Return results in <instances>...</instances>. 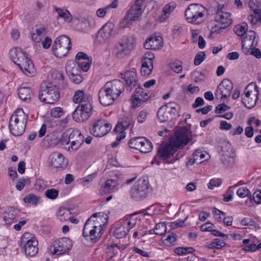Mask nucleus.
<instances>
[{
  "instance_id": "nucleus-61",
  "label": "nucleus",
  "mask_w": 261,
  "mask_h": 261,
  "mask_svg": "<svg viewBox=\"0 0 261 261\" xmlns=\"http://www.w3.org/2000/svg\"><path fill=\"white\" fill-rule=\"evenodd\" d=\"M84 142L83 140H76V141H70V146L69 147L68 149L70 150V148H71L72 150H76L78 149L82 144H83Z\"/></svg>"
},
{
  "instance_id": "nucleus-17",
  "label": "nucleus",
  "mask_w": 261,
  "mask_h": 261,
  "mask_svg": "<svg viewBox=\"0 0 261 261\" xmlns=\"http://www.w3.org/2000/svg\"><path fill=\"white\" fill-rule=\"evenodd\" d=\"M49 159L51 166L55 168L63 170L67 166V162L61 153L54 152L50 155Z\"/></svg>"
},
{
  "instance_id": "nucleus-35",
  "label": "nucleus",
  "mask_w": 261,
  "mask_h": 261,
  "mask_svg": "<svg viewBox=\"0 0 261 261\" xmlns=\"http://www.w3.org/2000/svg\"><path fill=\"white\" fill-rule=\"evenodd\" d=\"M143 141H145V137H135L129 140L128 145L131 148L139 150L141 148V144L143 142Z\"/></svg>"
},
{
  "instance_id": "nucleus-21",
  "label": "nucleus",
  "mask_w": 261,
  "mask_h": 261,
  "mask_svg": "<svg viewBox=\"0 0 261 261\" xmlns=\"http://www.w3.org/2000/svg\"><path fill=\"white\" fill-rule=\"evenodd\" d=\"M38 241L34 240L30 244L21 246L24 249L26 255L30 256H35L38 252V248L37 247Z\"/></svg>"
},
{
  "instance_id": "nucleus-36",
  "label": "nucleus",
  "mask_w": 261,
  "mask_h": 261,
  "mask_svg": "<svg viewBox=\"0 0 261 261\" xmlns=\"http://www.w3.org/2000/svg\"><path fill=\"white\" fill-rule=\"evenodd\" d=\"M142 66L141 72L143 76H146L149 75L153 69V63L150 62L141 61Z\"/></svg>"
},
{
  "instance_id": "nucleus-5",
  "label": "nucleus",
  "mask_w": 261,
  "mask_h": 261,
  "mask_svg": "<svg viewBox=\"0 0 261 261\" xmlns=\"http://www.w3.org/2000/svg\"><path fill=\"white\" fill-rule=\"evenodd\" d=\"M180 106L176 102H170L160 107L157 112V117L160 122L171 121L178 117Z\"/></svg>"
},
{
  "instance_id": "nucleus-58",
  "label": "nucleus",
  "mask_w": 261,
  "mask_h": 261,
  "mask_svg": "<svg viewBox=\"0 0 261 261\" xmlns=\"http://www.w3.org/2000/svg\"><path fill=\"white\" fill-rule=\"evenodd\" d=\"M205 54L203 51H200L198 53L194 59V64L196 66L200 65L205 59Z\"/></svg>"
},
{
  "instance_id": "nucleus-1",
  "label": "nucleus",
  "mask_w": 261,
  "mask_h": 261,
  "mask_svg": "<svg viewBox=\"0 0 261 261\" xmlns=\"http://www.w3.org/2000/svg\"><path fill=\"white\" fill-rule=\"evenodd\" d=\"M175 134V138L171 139L169 143L161 144L158 150V156L166 163H173L177 160L174 153L191 140V132L186 127L179 129Z\"/></svg>"
},
{
  "instance_id": "nucleus-60",
  "label": "nucleus",
  "mask_w": 261,
  "mask_h": 261,
  "mask_svg": "<svg viewBox=\"0 0 261 261\" xmlns=\"http://www.w3.org/2000/svg\"><path fill=\"white\" fill-rule=\"evenodd\" d=\"M64 114V112L62 108L56 107L50 111V114L52 117L59 118L62 116Z\"/></svg>"
},
{
  "instance_id": "nucleus-55",
  "label": "nucleus",
  "mask_w": 261,
  "mask_h": 261,
  "mask_svg": "<svg viewBox=\"0 0 261 261\" xmlns=\"http://www.w3.org/2000/svg\"><path fill=\"white\" fill-rule=\"evenodd\" d=\"M57 73V77L59 81H60L59 83V86L60 88L61 89H65L67 87V83L66 81L64 80V76L63 74V73L61 72H56Z\"/></svg>"
},
{
  "instance_id": "nucleus-40",
  "label": "nucleus",
  "mask_w": 261,
  "mask_h": 261,
  "mask_svg": "<svg viewBox=\"0 0 261 261\" xmlns=\"http://www.w3.org/2000/svg\"><path fill=\"white\" fill-rule=\"evenodd\" d=\"M55 9L58 13V17L63 18L67 21H70L71 20V15L68 10L60 8H55Z\"/></svg>"
},
{
  "instance_id": "nucleus-41",
  "label": "nucleus",
  "mask_w": 261,
  "mask_h": 261,
  "mask_svg": "<svg viewBox=\"0 0 261 261\" xmlns=\"http://www.w3.org/2000/svg\"><path fill=\"white\" fill-rule=\"evenodd\" d=\"M141 148H139V150L142 153H148L150 152L152 148L153 145L151 142L147 139L145 138V141L141 144Z\"/></svg>"
},
{
  "instance_id": "nucleus-4",
  "label": "nucleus",
  "mask_w": 261,
  "mask_h": 261,
  "mask_svg": "<svg viewBox=\"0 0 261 261\" xmlns=\"http://www.w3.org/2000/svg\"><path fill=\"white\" fill-rule=\"evenodd\" d=\"M206 11L204 7L198 4H191L185 11V16L189 22L199 24L205 19Z\"/></svg>"
},
{
  "instance_id": "nucleus-38",
  "label": "nucleus",
  "mask_w": 261,
  "mask_h": 261,
  "mask_svg": "<svg viewBox=\"0 0 261 261\" xmlns=\"http://www.w3.org/2000/svg\"><path fill=\"white\" fill-rule=\"evenodd\" d=\"M91 98V97L88 94H85L83 90L76 91L73 97V101L76 103H81L82 100H85V98Z\"/></svg>"
},
{
  "instance_id": "nucleus-26",
  "label": "nucleus",
  "mask_w": 261,
  "mask_h": 261,
  "mask_svg": "<svg viewBox=\"0 0 261 261\" xmlns=\"http://www.w3.org/2000/svg\"><path fill=\"white\" fill-rule=\"evenodd\" d=\"M66 71L69 76L80 73V66L74 61H69L66 65Z\"/></svg>"
},
{
  "instance_id": "nucleus-57",
  "label": "nucleus",
  "mask_w": 261,
  "mask_h": 261,
  "mask_svg": "<svg viewBox=\"0 0 261 261\" xmlns=\"http://www.w3.org/2000/svg\"><path fill=\"white\" fill-rule=\"evenodd\" d=\"M251 194L250 191L246 187H241L238 189L237 194L240 198H245L249 196Z\"/></svg>"
},
{
  "instance_id": "nucleus-34",
  "label": "nucleus",
  "mask_w": 261,
  "mask_h": 261,
  "mask_svg": "<svg viewBox=\"0 0 261 261\" xmlns=\"http://www.w3.org/2000/svg\"><path fill=\"white\" fill-rule=\"evenodd\" d=\"M128 229L122 223L117 227L114 231V236L117 239H121L126 237L128 233Z\"/></svg>"
},
{
  "instance_id": "nucleus-56",
  "label": "nucleus",
  "mask_w": 261,
  "mask_h": 261,
  "mask_svg": "<svg viewBox=\"0 0 261 261\" xmlns=\"http://www.w3.org/2000/svg\"><path fill=\"white\" fill-rule=\"evenodd\" d=\"M257 88V86L256 85L253 84V83L249 84L248 85V86L246 87L245 90V95L246 96L245 99H249L251 93L253 92L252 90L250 91L249 89H254V91L253 92L254 93L256 92V93L257 91H256V89Z\"/></svg>"
},
{
  "instance_id": "nucleus-33",
  "label": "nucleus",
  "mask_w": 261,
  "mask_h": 261,
  "mask_svg": "<svg viewBox=\"0 0 261 261\" xmlns=\"http://www.w3.org/2000/svg\"><path fill=\"white\" fill-rule=\"evenodd\" d=\"M249 22L253 24L257 23L261 20V10L260 9H253V13L248 16Z\"/></svg>"
},
{
  "instance_id": "nucleus-30",
  "label": "nucleus",
  "mask_w": 261,
  "mask_h": 261,
  "mask_svg": "<svg viewBox=\"0 0 261 261\" xmlns=\"http://www.w3.org/2000/svg\"><path fill=\"white\" fill-rule=\"evenodd\" d=\"M74 134L77 135L76 133L70 132V129L66 130L61 135V137L59 139V145H63L68 144L70 142V139H72Z\"/></svg>"
},
{
  "instance_id": "nucleus-14",
  "label": "nucleus",
  "mask_w": 261,
  "mask_h": 261,
  "mask_svg": "<svg viewBox=\"0 0 261 261\" xmlns=\"http://www.w3.org/2000/svg\"><path fill=\"white\" fill-rule=\"evenodd\" d=\"M103 87L110 91L115 98H118L124 90L123 83L119 80H114L106 83Z\"/></svg>"
},
{
  "instance_id": "nucleus-28",
  "label": "nucleus",
  "mask_w": 261,
  "mask_h": 261,
  "mask_svg": "<svg viewBox=\"0 0 261 261\" xmlns=\"http://www.w3.org/2000/svg\"><path fill=\"white\" fill-rule=\"evenodd\" d=\"M31 89L29 87H20L18 89V95L20 99L23 101L30 100L32 93Z\"/></svg>"
},
{
  "instance_id": "nucleus-48",
  "label": "nucleus",
  "mask_w": 261,
  "mask_h": 261,
  "mask_svg": "<svg viewBox=\"0 0 261 261\" xmlns=\"http://www.w3.org/2000/svg\"><path fill=\"white\" fill-rule=\"evenodd\" d=\"M225 245V243L219 239H215L210 244L208 248L210 249H220Z\"/></svg>"
},
{
  "instance_id": "nucleus-27",
  "label": "nucleus",
  "mask_w": 261,
  "mask_h": 261,
  "mask_svg": "<svg viewBox=\"0 0 261 261\" xmlns=\"http://www.w3.org/2000/svg\"><path fill=\"white\" fill-rule=\"evenodd\" d=\"M72 118L76 122H83L87 120L89 117L87 116V114L84 113L77 107L72 113Z\"/></svg>"
},
{
  "instance_id": "nucleus-7",
  "label": "nucleus",
  "mask_w": 261,
  "mask_h": 261,
  "mask_svg": "<svg viewBox=\"0 0 261 261\" xmlns=\"http://www.w3.org/2000/svg\"><path fill=\"white\" fill-rule=\"evenodd\" d=\"M71 48L70 38L65 35H61L56 39L52 46L54 55L60 58L66 56Z\"/></svg>"
},
{
  "instance_id": "nucleus-62",
  "label": "nucleus",
  "mask_w": 261,
  "mask_h": 261,
  "mask_svg": "<svg viewBox=\"0 0 261 261\" xmlns=\"http://www.w3.org/2000/svg\"><path fill=\"white\" fill-rule=\"evenodd\" d=\"M132 121L131 118L125 116L122 118L121 121H119V122L122 125V127H123V129L125 130L129 127Z\"/></svg>"
},
{
  "instance_id": "nucleus-52",
  "label": "nucleus",
  "mask_w": 261,
  "mask_h": 261,
  "mask_svg": "<svg viewBox=\"0 0 261 261\" xmlns=\"http://www.w3.org/2000/svg\"><path fill=\"white\" fill-rule=\"evenodd\" d=\"M59 195V190L55 189H50L45 192V196L48 199H55Z\"/></svg>"
},
{
  "instance_id": "nucleus-31",
  "label": "nucleus",
  "mask_w": 261,
  "mask_h": 261,
  "mask_svg": "<svg viewBox=\"0 0 261 261\" xmlns=\"http://www.w3.org/2000/svg\"><path fill=\"white\" fill-rule=\"evenodd\" d=\"M118 0H114L110 4L106 7L98 9L96 11V15L99 17H103L108 9L110 8H116L118 6Z\"/></svg>"
},
{
  "instance_id": "nucleus-16",
  "label": "nucleus",
  "mask_w": 261,
  "mask_h": 261,
  "mask_svg": "<svg viewBox=\"0 0 261 261\" xmlns=\"http://www.w3.org/2000/svg\"><path fill=\"white\" fill-rule=\"evenodd\" d=\"M233 89L232 82L229 79H224L217 87L216 95L219 94L221 95V99L226 98L231 95Z\"/></svg>"
},
{
  "instance_id": "nucleus-23",
  "label": "nucleus",
  "mask_w": 261,
  "mask_h": 261,
  "mask_svg": "<svg viewBox=\"0 0 261 261\" xmlns=\"http://www.w3.org/2000/svg\"><path fill=\"white\" fill-rule=\"evenodd\" d=\"M45 35V29L44 27L33 28L31 32V37L33 41L40 42Z\"/></svg>"
},
{
  "instance_id": "nucleus-43",
  "label": "nucleus",
  "mask_w": 261,
  "mask_h": 261,
  "mask_svg": "<svg viewBox=\"0 0 261 261\" xmlns=\"http://www.w3.org/2000/svg\"><path fill=\"white\" fill-rule=\"evenodd\" d=\"M14 113L19 119V123L26 125L28 115L24 113L23 110L22 109H18Z\"/></svg>"
},
{
  "instance_id": "nucleus-2",
  "label": "nucleus",
  "mask_w": 261,
  "mask_h": 261,
  "mask_svg": "<svg viewBox=\"0 0 261 261\" xmlns=\"http://www.w3.org/2000/svg\"><path fill=\"white\" fill-rule=\"evenodd\" d=\"M102 218L107 223L109 217L107 214L102 212L93 214L86 221L83 230V236L86 240L94 243L99 240L102 234V227L101 224H99V221Z\"/></svg>"
},
{
  "instance_id": "nucleus-53",
  "label": "nucleus",
  "mask_w": 261,
  "mask_h": 261,
  "mask_svg": "<svg viewBox=\"0 0 261 261\" xmlns=\"http://www.w3.org/2000/svg\"><path fill=\"white\" fill-rule=\"evenodd\" d=\"M255 39L253 37H250V35L247 34L242 40V43H247V45H249V47L255 46L257 45V42L255 41Z\"/></svg>"
},
{
  "instance_id": "nucleus-46",
  "label": "nucleus",
  "mask_w": 261,
  "mask_h": 261,
  "mask_svg": "<svg viewBox=\"0 0 261 261\" xmlns=\"http://www.w3.org/2000/svg\"><path fill=\"white\" fill-rule=\"evenodd\" d=\"M195 249L193 247H177L175 249L174 252L176 254L182 255L188 253H191L195 251Z\"/></svg>"
},
{
  "instance_id": "nucleus-10",
  "label": "nucleus",
  "mask_w": 261,
  "mask_h": 261,
  "mask_svg": "<svg viewBox=\"0 0 261 261\" xmlns=\"http://www.w3.org/2000/svg\"><path fill=\"white\" fill-rule=\"evenodd\" d=\"M112 125L103 119H99L93 122L90 129L91 134L95 137H101L107 134L111 129Z\"/></svg>"
},
{
  "instance_id": "nucleus-44",
  "label": "nucleus",
  "mask_w": 261,
  "mask_h": 261,
  "mask_svg": "<svg viewBox=\"0 0 261 261\" xmlns=\"http://www.w3.org/2000/svg\"><path fill=\"white\" fill-rule=\"evenodd\" d=\"M34 240H36L34 236L31 233H24L21 238L20 245L23 246L30 244Z\"/></svg>"
},
{
  "instance_id": "nucleus-15",
  "label": "nucleus",
  "mask_w": 261,
  "mask_h": 261,
  "mask_svg": "<svg viewBox=\"0 0 261 261\" xmlns=\"http://www.w3.org/2000/svg\"><path fill=\"white\" fill-rule=\"evenodd\" d=\"M127 90L131 91L138 85V78L136 70L133 68L124 73L123 77Z\"/></svg>"
},
{
  "instance_id": "nucleus-6",
  "label": "nucleus",
  "mask_w": 261,
  "mask_h": 261,
  "mask_svg": "<svg viewBox=\"0 0 261 261\" xmlns=\"http://www.w3.org/2000/svg\"><path fill=\"white\" fill-rule=\"evenodd\" d=\"M38 98L46 103L54 104L59 99L60 93L56 85L48 83L44 87L41 86Z\"/></svg>"
},
{
  "instance_id": "nucleus-19",
  "label": "nucleus",
  "mask_w": 261,
  "mask_h": 261,
  "mask_svg": "<svg viewBox=\"0 0 261 261\" xmlns=\"http://www.w3.org/2000/svg\"><path fill=\"white\" fill-rule=\"evenodd\" d=\"M114 28L115 25L113 23L108 22L98 31L97 35V38H99L100 41H105L109 39Z\"/></svg>"
},
{
  "instance_id": "nucleus-32",
  "label": "nucleus",
  "mask_w": 261,
  "mask_h": 261,
  "mask_svg": "<svg viewBox=\"0 0 261 261\" xmlns=\"http://www.w3.org/2000/svg\"><path fill=\"white\" fill-rule=\"evenodd\" d=\"M25 125L20 124H14L12 126H9V129L12 134L15 136H19L24 132Z\"/></svg>"
},
{
  "instance_id": "nucleus-11",
  "label": "nucleus",
  "mask_w": 261,
  "mask_h": 261,
  "mask_svg": "<svg viewBox=\"0 0 261 261\" xmlns=\"http://www.w3.org/2000/svg\"><path fill=\"white\" fill-rule=\"evenodd\" d=\"M150 96L151 94L147 90L138 86L131 97L133 107L134 108L140 107L142 103L146 101Z\"/></svg>"
},
{
  "instance_id": "nucleus-25",
  "label": "nucleus",
  "mask_w": 261,
  "mask_h": 261,
  "mask_svg": "<svg viewBox=\"0 0 261 261\" xmlns=\"http://www.w3.org/2000/svg\"><path fill=\"white\" fill-rule=\"evenodd\" d=\"M91 98H85V100H82L81 103L77 106L84 113L87 114V116L90 117L92 115V106L90 102Z\"/></svg>"
},
{
  "instance_id": "nucleus-42",
  "label": "nucleus",
  "mask_w": 261,
  "mask_h": 261,
  "mask_svg": "<svg viewBox=\"0 0 261 261\" xmlns=\"http://www.w3.org/2000/svg\"><path fill=\"white\" fill-rule=\"evenodd\" d=\"M58 134L57 132H53L49 135H47L45 137L46 141L51 146H54L57 144H59V139L58 138L57 135Z\"/></svg>"
},
{
  "instance_id": "nucleus-12",
  "label": "nucleus",
  "mask_w": 261,
  "mask_h": 261,
  "mask_svg": "<svg viewBox=\"0 0 261 261\" xmlns=\"http://www.w3.org/2000/svg\"><path fill=\"white\" fill-rule=\"evenodd\" d=\"M224 7V4H218L217 10L216 13L215 20L220 23V29H225L229 27L232 23V19L230 18V13L224 12L222 9Z\"/></svg>"
},
{
  "instance_id": "nucleus-18",
  "label": "nucleus",
  "mask_w": 261,
  "mask_h": 261,
  "mask_svg": "<svg viewBox=\"0 0 261 261\" xmlns=\"http://www.w3.org/2000/svg\"><path fill=\"white\" fill-rule=\"evenodd\" d=\"M98 98L100 103L105 107L112 105L114 100L117 99L103 87L100 89L98 92Z\"/></svg>"
},
{
  "instance_id": "nucleus-54",
  "label": "nucleus",
  "mask_w": 261,
  "mask_h": 261,
  "mask_svg": "<svg viewBox=\"0 0 261 261\" xmlns=\"http://www.w3.org/2000/svg\"><path fill=\"white\" fill-rule=\"evenodd\" d=\"M117 185V180L110 179L106 181L104 188L106 191H111L113 190Z\"/></svg>"
},
{
  "instance_id": "nucleus-20",
  "label": "nucleus",
  "mask_w": 261,
  "mask_h": 261,
  "mask_svg": "<svg viewBox=\"0 0 261 261\" xmlns=\"http://www.w3.org/2000/svg\"><path fill=\"white\" fill-rule=\"evenodd\" d=\"M163 44L162 37L160 36H151L146 40L144 46L147 49L156 50L162 47Z\"/></svg>"
},
{
  "instance_id": "nucleus-24",
  "label": "nucleus",
  "mask_w": 261,
  "mask_h": 261,
  "mask_svg": "<svg viewBox=\"0 0 261 261\" xmlns=\"http://www.w3.org/2000/svg\"><path fill=\"white\" fill-rule=\"evenodd\" d=\"M17 211L13 207H10L3 213V220L6 224H11L14 222Z\"/></svg>"
},
{
  "instance_id": "nucleus-51",
  "label": "nucleus",
  "mask_w": 261,
  "mask_h": 261,
  "mask_svg": "<svg viewBox=\"0 0 261 261\" xmlns=\"http://www.w3.org/2000/svg\"><path fill=\"white\" fill-rule=\"evenodd\" d=\"M254 95L256 96V98L255 99H253L252 98L251 100H249V99H245L242 98V102L244 104L245 106L249 109H251L254 107L256 104V101L257 100V94L254 93Z\"/></svg>"
},
{
  "instance_id": "nucleus-49",
  "label": "nucleus",
  "mask_w": 261,
  "mask_h": 261,
  "mask_svg": "<svg viewBox=\"0 0 261 261\" xmlns=\"http://www.w3.org/2000/svg\"><path fill=\"white\" fill-rule=\"evenodd\" d=\"M40 199V198L34 194H30L23 198L25 203H32L33 205H36Z\"/></svg>"
},
{
  "instance_id": "nucleus-22",
  "label": "nucleus",
  "mask_w": 261,
  "mask_h": 261,
  "mask_svg": "<svg viewBox=\"0 0 261 261\" xmlns=\"http://www.w3.org/2000/svg\"><path fill=\"white\" fill-rule=\"evenodd\" d=\"M231 151H232V149H231ZM221 161L226 168H228L231 167L234 163V158L233 156V153L231 152V151L222 153Z\"/></svg>"
},
{
  "instance_id": "nucleus-50",
  "label": "nucleus",
  "mask_w": 261,
  "mask_h": 261,
  "mask_svg": "<svg viewBox=\"0 0 261 261\" xmlns=\"http://www.w3.org/2000/svg\"><path fill=\"white\" fill-rule=\"evenodd\" d=\"M124 44L131 50H133L136 44V40L135 36L131 35L128 36Z\"/></svg>"
},
{
  "instance_id": "nucleus-29",
  "label": "nucleus",
  "mask_w": 261,
  "mask_h": 261,
  "mask_svg": "<svg viewBox=\"0 0 261 261\" xmlns=\"http://www.w3.org/2000/svg\"><path fill=\"white\" fill-rule=\"evenodd\" d=\"M175 4L174 3H169L164 6L163 9V13L160 16L161 21H165L169 17V14L172 12L175 8Z\"/></svg>"
},
{
  "instance_id": "nucleus-63",
  "label": "nucleus",
  "mask_w": 261,
  "mask_h": 261,
  "mask_svg": "<svg viewBox=\"0 0 261 261\" xmlns=\"http://www.w3.org/2000/svg\"><path fill=\"white\" fill-rule=\"evenodd\" d=\"M229 109L230 107L224 103L219 104L216 108L215 113L216 114H221Z\"/></svg>"
},
{
  "instance_id": "nucleus-9",
  "label": "nucleus",
  "mask_w": 261,
  "mask_h": 261,
  "mask_svg": "<svg viewBox=\"0 0 261 261\" xmlns=\"http://www.w3.org/2000/svg\"><path fill=\"white\" fill-rule=\"evenodd\" d=\"M71 240L68 238H60L55 241L51 245L53 248L52 253L54 254L60 255L68 252L72 248Z\"/></svg>"
},
{
  "instance_id": "nucleus-47",
  "label": "nucleus",
  "mask_w": 261,
  "mask_h": 261,
  "mask_svg": "<svg viewBox=\"0 0 261 261\" xmlns=\"http://www.w3.org/2000/svg\"><path fill=\"white\" fill-rule=\"evenodd\" d=\"M166 230V226L164 223H159L157 224L154 228V234L161 236L163 234Z\"/></svg>"
},
{
  "instance_id": "nucleus-3",
  "label": "nucleus",
  "mask_w": 261,
  "mask_h": 261,
  "mask_svg": "<svg viewBox=\"0 0 261 261\" xmlns=\"http://www.w3.org/2000/svg\"><path fill=\"white\" fill-rule=\"evenodd\" d=\"M9 55L11 59L25 75L30 76L35 75L36 70L32 60L20 48H12L9 51Z\"/></svg>"
},
{
  "instance_id": "nucleus-39",
  "label": "nucleus",
  "mask_w": 261,
  "mask_h": 261,
  "mask_svg": "<svg viewBox=\"0 0 261 261\" xmlns=\"http://www.w3.org/2000/svg\"><path fill=\"white\" fill-rule=\"evenodd\" d=\"M70 210L66 207H61L57 213V216L61 221H65L68 219L70 215Z\"/></svg>"
},
{
  "instance_id": "nucleus-13",
  "label": "nucleus",
  "mask_w": 261,
  "mask_h": 261,
  "mask_svg": "<svg viewBox=\"0 0 261 261\" xmlns=\"http://www.w3.org/2000/svg\"><path fill=\"white\" fill-rule=\"evenodd\" d=\"M141 7L142 5L139 6L135 3V6L131 7L124 18V27H128L132 24V21L138 19L141 16L142 13Z\"/></svg>"
},
{
  "instance_id": "nucleus-45",
  "label": "nucleus",
  "mask_w": 261,
  "mask_h": 261,
  "mask_svg": "<svg viewBox=\"0 0 261 261\" xmlns=\"http://www.w3.org/2000/svg\"><path fill=\"white\" fill-rule=\"evenodd\" d=\"M248 25L247 23L244 22L241 24H239L234 27V31L235 33L239 36H243L247 31Z\"/></svg>"
},
{
  "instance_id": "nucleus-37",
  "label": "nucleus",
  "mask_w": 261,
  "mask_h": 261,
  "mask_svg": "<svg viewBox=\"0 0 261 261\" xmlns=\"http://www.w3.org/2000/svg\"><path fill=\"white\" fill-rule=\"evenodd\" d=\"M131 50L125 45L124 43H120L117 47L116 56L119 58H122L128 55Z\"/></svg>"
},
{
  "instance_id": "nucleus-59",
  "label": "nucleus",
  "mask_w": 261,
  "mask_h": 261,
  "mask_svg": "<svg viewBox=\"0 0 261 261\" xmlns=\"http://www.w3.org/2000/svg\"><path fill=\"white\" fill-rule=\"evenodd\" d=\"M250 201L252 202L253 201L255 202L256 204H260L261 203V191L258 190L256 191L253 193V197H249Z\"/></svg>"
},
{
  "instance_id": "nucleus-64",
  "label": "nucleus",
  "mask_w": 261,
  "mask_h": 261,
  "mask_svg": "<svg viewBox=\"0 0 261 261\" xmlns=\"http://www.w3.org/2000/svg\"><path fill=\"white\" fill-rule=\"evenodd\" d=\"M80 25L82 31L85 32L90 27V22L88 19L83 18L80 22Z\"/></svg>"
},
{
  "instance_id": "nucleus-8",
  "label": "nucleus",
  "mask_w": 261,
  "mask_h": 261,
  "mask_svg": "<svg viewBox=\"0 0 261 261\" xmlns=\"http://www.w3.org/2000/svg\"><path fill=\"white\" fill-rule=\"evenodd\" d=\"M148 179L142 177L136 181L130 190V196L137 200H142L146 197L149 188Z\"/></svg>"
}]
</instances>
